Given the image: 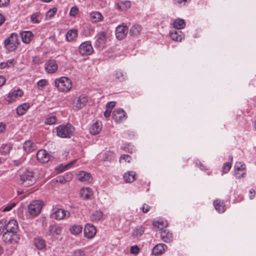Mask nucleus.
I'll list each match as a JSON object with an SVG mask.
<instances>
[{
    "mask_svg": "<svg viewBox=\"0 0 256 256\" xmlns=\"http://www.w3.org/2000/svg\"><path fill=\"white\" fill-rule=\"evenodd\" d=\"M54 86L60 92H68L72 89V84L69 78L63 76L55 80Z\"/></svg>",
    "mask_w": 256,
    "mask_h": 256,
    "instance_id": "1",
    "label": "nucleus"
},
{
    "mask_svg": "<svg viewBox=\"0 0 256 256\" xmlns=\"http://www.w3.org/2000/svg\"><path fill=\"white\" fill-rule=\"evenodd\" d=\"M22 184L25 186L33 185L36 180V178L32 171L26 170L20 174Z\"/></svg>",
    "mask_w": 256,
    "mask_h": 256,
    "instance_id": "2",
    "label": "nucleus"
},
{
    "mask_svg": "<svg viewBox=\"0 0 256 256\" xmlns=\"http://www.w3.org/2000/svg\"><path fill=\"white\" fill-rule=\"evenodd\" d=\"M20 44L18 36L16 33L11 34L10 36L4 41L6 48L9 51H14Z\"/></svg>",
    "mask_w": 256,
    "mask_h": 256,
    "instance_id": "3",
    "label": "nucleus"
},
{
    "mask_svg": "<svg viewBox=\"0 0 256 256\" xmlns=\"http://www.w3.org/2000/svg\"><path fill=\"white\" fill-rule=\"evenodd\" d=\"M58 136L61 138H69L74 132V128L70 124L60 125L56 128Z\"/></svg>",
    "mask_w": 256,
    "mask_h": 256,
    "instance_id": "4",
    "label": "nucleus"
},
{
    "mask_svg": "<svg viewBox=\"0 0 256 256\" xmlns=\"http://www.w3.org/2000/svg\"><path fill=\"white\" fill-rule=\"evenodd\" d=\"M42 206L43 202L42 200H34L28 206V212L31 216H37L41 212Z\"/></svg>",
    "mask_w": 256,
    "mask_h": 256,
    "instance_id": "5",
    "label": "nucleus"
},
{
    "mask_svg": "<svg viewBox=\"0 0 256 256\" xmlns=\"http://www.w3.org/2000/svg\"><path fill=\"white\" fill-rule=\"evenodd\" d=\"M96 38L95 46L98 48H103L104 47L108 38L107 32L103 31L98 32Z\"/></svg>",
    "mask_w": 256,
    "mask_h": 256,
    "instance_id": "6",
    "label": "nucleus"
},
{
    "mask_svg": "<svg viewBox=\"0 0 256 256\" xmlns=\"http://www.w3.org/2000/svg\"><path fill=\"white\" fill-rule=\"evenodd\" d=\"M2 240L6 243L15 244L20 240L18 234L6 232L2 235Z\"/></svg>",
    "mask_w": 256,
    "mask_h": 256,
    "instance_id": "7",
    "label": "nucleus"
},
{
    "mask_svg": "<svg viewBox=\"0 0 256 256\" xmlns=\"http://www.w3.org/2000/svg\"><path fill=\"white\" fill-rule=\"evenodd\" d=\"M234 175L236 178L240 179L244 178L246 174V168L244 164L240 162H236L234 166Z\"/></svg>",
    "mask_w": 256,
    "mask_h": 256,
    "instance_id": "8",
    "label": "nucleus"
},
{
    "mask_svg": "<svg viewBox=\"0 0 256 256\" xmlns=\"http://www.w3.org/2000/svg\"><path fill=\"white\" fill-rule=\"evenodd\" d=\"M93 52V48L90 42H82L79 46V52L82 56L90 54Z\"/></svg>",
    "mask_w": 256,
    "mask_h": 256,
    "instance_id": "9",
    "label": "nucleus"
},
{
    "mask_svg": "<svg viewBox=\"0 0 256 256\" xmlns=\"http://www.w3.org/2000/svg\"><path fill=\"white\" fill-rule=\"evenodd\" d=\"M36 158L38 160L42 163L48 162L54 159V157L49 154L46 150H40L38 152Z\"/></svg>",
    "mask_w": 256,
    "mask_h": 256,
    "instance_id": "10",
    "label": "nucleus"
},
{
    "mask_svg": "<svg viewBox=\"0 0 256 256\" xmlns=\"http://www.w3.org/2000/svg\"><path fill=\"white\" fill-rule=\"evenodd\" d=\"M70 216V212L62 208H57L52 214V218L56 220H63L65 218H69Z\"/></svg>",
    "mask_w": 256,
    "mask_h": 256,
    "instance_id": "11",
    "label": "nucleus"
},
{
    "mask_svg": "<svg viewBox=\"0 0 256 256\" xmlns=\"http://www.w3.org/2000/svg\"><path fill=\"white\" fill-rule=\"evenodd\" d=\"M44 68L48 74L54 73L58 68V64L54 60H48L44 64Z\"/></svg>",
    "mask_w": 256,
    "mask_h": 256,
    "instance_id": "12",
    "label": "nucleus"
},
{
    "mask_svg": "<svg viewBox=\"0 0 256 256\" xmlns=\"http://www.w3.org/2000/svg\"><path fill=\"white\" fill-rule=\"evenodd\" d=\"M128 31V28L126 26L119 25L116 29V38L120 40L126 38Z\"/></svg>",
    "mask_w": 256,
    "mask_h": 256,
    "instance_id": "13",
    "label": "nucleus"
},
{
    "mask_svg": "<svg viewBox=\"0 0 256 256\" xmlns=\"http://www.w3.org/2000/svg\"><path fill=\"white\" fill-rule=\"evenodd\" d=\"M112 116L115 122H119L126 119V113L122 109H116L112 112Z\"/></svg>",
    "mask_w": 256,
    "mask_h": 256,
    "instance_id": "14",
    "label": "nucleus"
},
{
    "mask_svg": "<svg viewBox=\"0 0 256 256\" xmlns=\"http://www.w3.org/2000/svg\"><path fill=\"white\" fill-rule=\"evenodd\" d=\"M96 228L92 224H87L84 228V234L86 237L91 238L96 234Z\"/></svg>",
    "mask_w": 256,
    "mask_h": 256,
    "instance_id": "15",
    "label": "nucleus"
},
{
    "mask_svg": "<svg viewBox=\"0 0 256 256\" xmlns=\"http://www.w3.org/2000/svg\"><path fill=\"white\" fill-rule=\"evenodd\" d=\"M18 228V226L16 220H11L8 222L6 230V232L17 234Z\"/></svg>",
    "mask_w": 256,
    "mask_h": 256,
    "instance_id": "16",
    "label": "nucleus"
},
{
    "mask_svg": "<svg viewBox=\"0 0 256 256\" xmlns=\"http://www.w3.org/2000/svg\"><path fill=\"white\" fill-rule=\"evenodd\" d=\"M88 101V98L84 94L80 95L76 102L74 106L76 110H78L82 108L86 105Z\"/></svg>",
    "mask_w": 256,
    "mask_h": 256,
    "instance_id": "17",
    "label": "nucleus"
},
{
    "mask_svg": "<svg viewBox=\"0 0 256 256\" xmlns=\"http://www.w3.org/2000/svg\"><path fill=\"white\" fill-rule=\"evenodd\" d=\"M102 128V122H100L96 121L90 127V132L92 134L96 135L100 132Z\"/></svg>",
    "mask_w": 256,
    "mask_h": 256,
    "instance_id": "18",
    "label": "nucleus"
},
{
    "mask_svg": "<svg viewBox=\"0 0 256 256\" xmlns=\"http://www.w3.org/2000/svg\"><path fill=\"white\" fill-rule=\"evenodd\" d=\"M22 41L26 44H29L34 37V34L30 31H24L20 32Z\"/></svg>",
    "mask_w": 256,
    "mask_h": 256,
    "instance_id": "19",
    "label": "nucleus"
},
{
    "mask_svg": "<svg viewBox=\"0 0 256 256\" xmlns=\"http://www.w3.org/2000/svg\"><path fill=\"white\" fill-rule=\"evenodd\" d=\"M78 179L82 182H90L92 180V176L90 173L80 171L78 174Z\"/></svg>",
    "mask_w": 256,
    "mask_h": 256,
    "instance_id": "20",
    "label": "nucleus"
},
{
    "mask_svg": "<svg viewBox=\"0 0 256 256\" xmlns=\"http://www.w3.org/2000/svg\"><path fill=\"white\" fill-rule=\"evenodd\" d=\"M160 238L162 240L166 242H170L173 240L172 233L170 232L167 230H162L160 232Z\"/></svg>",
    "mask_w": 256,
    "mask_h": 256,
    "instance_id": "21",
    "label": "nucleus"
},
{
    "mask_svg": "<svg viewBox=\"0 0 256 256\" xmlns=\"http://www.w3.org/2000/svg\"><path fill=\"white\" fill-rule=\"evenodd\" d=\"M167 246L164 244H158L152 249V253L154 255L161 254L165 252Z\"/></svg>",
    "mask_w": 256,
    "mask_h": 256,
    "instance_id": "22",
    "label": "nucleus"
},
{
    "mask_svg": "<svg viewBox=\"0 0 256 256\" xmlns=\"http://www.w3.org/2000/svg\"><path fill=\"white\" fill-rule=\"evenodd\" d=\"M170 37L172 40L176 42H181L184 38V35L180 30H174L170 32Z\"/></svg>",
    "mask_w": 256,
    "mask_h": 256,
    "instance_id": "23",
    "label": "nucleus"
},
{
    "mask_svg": "<svg viewBox=\"0 0 256 256\" xmlns=\"http://www.w3.org/2000/svg\"><path fill=\"white\" fill-rule=\"evenodd\" d=\"M90 18L92 22H98L103 20L104 17L101 13L92 12L90 14Z\"/></svg>",
    "mask_w": 256,
    "mask_h": 256,
    "instance_id": "24",
    "label": "nucleus"
},
{
    "mask_svg": "<svg viewBox=\"0 0 256 256\" xmlns=\"http://www.w3.org/2000/svg\"><path fill=\"white\" fill-rule=\"evenodd\" d=\"M23 94H24V92L21 90L18 89L17 90H14V91L10 92L8 94V101L9 102H12L17 97H18V96L21 97L22 96Z\"/></svg>",
    "mask_w": 256,
    "mask_h": 256,
    "instance_id": "25",
    "label": "nucleus"
},
{
    "mask_svg": "<svg viewBox=\"0 0 256 256\" xmlns=\"http://www.w3.org/2000/svg\"><path fill=\"white\" fill-rule=\"evenodd\" d=\"M62 230V227L57 224L50 225L48 228V234L50 235H60Z\"/></svg>",
    "mask_w": 256,
    "mask_h": 256,
    "instance_id": "26",
    "label": "nucleus"
},
{
    "mask_svg": "<svg viewBox=\"0 0 256 256\" xmlns=\"http://www.w3.org/2000/svg\"><path fill=\"white\" fill-rule=\"evenodd\" d=\"M136 174L134 171L126 172L124 175V179L126 182H132L136 179Z\"/></svg>",
    "mask_w": 256,
    "mask_h": 256,
    "instance_id": "27",
    "label": "nucleus"
},
{
    "mask_svg": "<svg viewBox=\"0 0 256 256\" xmlns=\"http://www.w3.org/2000/svg\"><path fill=\"white\" fill-rule=\"evenodd\" d=\"M78 35V30L76 29L70 30L66 34V39L68 42H73L75 40Z\"/></svg>",
    "mask_w": 256,
    "mask_h": 256,
    "instance_id": "28",
    "label": "nucleus"
},
{
    "mask_svg": "<svg viewBox=\"0 0 256 256\" xmlns=\"http://www.w3.org/2000/svg\"><path fill=\"white\" fill-rule=\"evenodd\" d=\"M90 218L92 221L97 222L103 220L104 214L100 210H96L90 216Z\"/></svg>",
    "mask_w": 256,
    "mask_h": 256,
    "instance_id": "29",
    "label": "nucleus"
},
{
    "mask_svg": "<svg viewBox=\"0 0 256 256\" xmlns=\"http://www.w3.org/2000/svg\"><path fill=\"white\" fill-rule=\"evenodd\" d=\"M24 148L28 152H32L36 148V146L32 141H26L24 144Z\"/></svg>",
    "mask_w": 256,
    "mask_h": 256,
    "instance_id": "30",
    "label": "nucleus"
},
{
    "mask_svg": "<svg viewBox=\"0 0 256 256\" xmlns=\"http://www.w3.org/2000/svg\"><path fill=\"white\" fill-rule=\"evenodd\" d=\"M92 194V190L90 188H83L80 191V195L84 199L90 198Z\"/></svg>",
    "mask_w": 256,
    "mask_h": 256,
    "instance_id": "31",
    "label": "nucleus"
},
{
    "mask_svg": "<svg viewBox=\"0 0 256 256\" xmlns=\"http://www.w3.org/2000/svg\"><path fill=\"white\" fill-rule=\"evenodd\" d=\"M34 242L35 246L38 250H42L46 246V242L42 238L40 237L36 238Z\"/></svg>",
    "mask_w": 256,
    "mask_h": 256,
    "instance_id": "32",
    "label": "nucleus"
},
{
    "mask_svg": "<svg viewBox=\"0 0 256 256\" xmlns=\"http://www.w3.org/2000/svg\"><path fill=\"white\" fill-rule=\"evenodd\" d=\"M29 108L30 105L28 104H22L17 108L16 113L19 116H22L26 113V112Z\"/></svg>",
    "mask_w": 256,
    "mask_h": 256,
    "instance_id": "33",
    "label": "nucleus"
},
{
    "mask_svg": "<svg viewBox=\"0 0 256 256\" xmlns=\"http://www.w3.org/2000/svg\"><path fill=\"white\" fill-rule=\"evenodd\" d=\"M152 225L155 228H158L160 230H162L164 228L168 226V223L166 220H158L154 222Z\"/></svg>",
    "mask_w": 256,
    "mask_h": 256,
    "instance_id": "34",
    "label": "nucleus"
},
{
    "mask_svg": "<svg viewBox=\"0 0 256 256\" xmlns=\"http://www.w3.org/2000/svg\"><path fill=\"white\" fill-rule=\"evenodd\" d=\"M173 26L178 30L182 29L186 26V22L183 19H176L174 22Z\"/></svg>",
    "mask_w": 256,
    "mask_h": 256,
    "instance_id": "35",
    "label": "nucleus"
},
{
    "mask_svg": "<svg viewBox=\"0 0 256 256\" xmlns=\"http://www.w3.org/2000/svg\"><path fill=\"white\" fill-rule=\"evenodd\" d=\"M214 206L215 209L219 212H223L224 211V206L222 202L219 200H216L214 202Z\"/></svg>",
    "mask_w": 256,
    "mask_h": 256,
    "instance_id": "36",
    "label": "nucleus"
},
{
    "mask_svg": "<svg viewBox=\"0 0 256 256\" xmlns=\"http://www.w3.org/2000/svg\"><path fill=\"white\" fill-rule=\"evenodd\" d=\"M118 8L121 10H126L130 7V1H122L118 4Z\"/></svg>",
    "mask_w": 256,
    "mask_h": 256,
    "instance_id": "37",
    "label": "nucleus"
},
{
    "mask_svg": "<svg viewBox=\"0 0 256 256\" xmlns=\"http://www.w3.org/2000/svg\"><path fill=\"white\" fill-rule=\"evenodd\" d=\"M16 60L14 58L8 60L6 62H2L0 64V68L3 69L6 68H10L12 66H13L16 64Z\"/></svg>",
    "mask_w": 256,
    "mask_h": 256,
    "instance_id": "38",
    "label": "nucleus"
},
{
    "mask_svg": "<svg viewBox=\"0 0 256 256\" xmlns=\"http://www.w3.org/2000/svg\"><path fill=\"white\" fill-rule=\"evenodd\" d=\"M141 30L142 28L140 26L134 25L130 29V32L132 36H137L140 34Z\"/></svg>",
    "mask_w": 256,
    "mask_h": 256,
    "instance_id": "39",
    "label": "nucleus"
},
{
    "mask_svg": "<svg viewBox=\"0 0 256 256\" xmlns=\"http://www.w3.org/2000/svg\"><path fill=\"white\" fill-rule=\"evenodd\" d=\"M144 232V228L142 226L136 227L133 230L132 236L134 238L140 236Z\"/></svg>",
    "mask_w": 256,
    "mask_h": 256,
    "instance_id": "40",
    "label": "nucleus"
},
{
    "mask_svg": "<svg viewBox=\"0 0 256 256\" xmlns=\"http://www.w3.org/2000/svg\"><path fill=\"white\" fill-rule=\"evenodd\" d=\"M114 77L116 80L118 82H122L126 80V74H124L120 70H117L114 74Z\"/></svg>",
    "mask_w": 256,
    "mask_h": 256,
    "instance_id": "41",
    "label": "nucleus"
},
{
    "mask_svg": "<svg viewBox=\"0 0 256 256\" xmlns=\"http://www.w3.org/2000/svg\"><path fill=\"white\" fill-rule=\"evenodd\" d=\"M82 227L80 225H74L70 229V232L75 235L78 234L82 232Z\"/></svg>",
    "mask_w": 256,
    "mask_h": 256,
    "instance_id": "42",
    "label": "nucleus"
},
{
    "mask_svg": "<svg viewBox=\"0 0 256 256\" xmlns=\"http://www.w3.org/2000/svg\"><path fill=\"white\" fill-rule=\"evenodd\" d=\"M12 146L11 144H6L2 145L0 148V152L4 154H6L9 153Z\"/></svg>",
    "mask_w": 256,
    "mask_h": 256,
    "instance_id": "43",
    "label": "nucleus"
},
{
    "mask_svg": "<svg viewBox=\"0 0 256 256\" xmlns=\"http://www.w3.org/2000/svg\"><path fill=\"white\" fill-rule=\"evenodd\" d=\"M40 16V12H36L32 14L30 17L31 22L34 24L40 23V21L38 20V18Z\"/></svg>",
    "mask_w": 256,
    "mask_h": 256,
    "instance_id": "44",
    "label": "nucleus"
},
{
    "mask_svg": "<svg viewBox=\"0 0 256 256\" xmlns=\"http://www.w3.org/2000/svg\"><path fill=\"white\" fill-rule=\"evenodd\" d=\"M56 120L57 119H56V116H52L48 118L46 120L45 122L47 124H54L56 123Z\"/></svg>",
    "mask_w": 256,
    "mask_h": 256,
    "instance_id": "45",
    "label": "nucleus"
},
{
    "mask_svg": "<svg viewBox=\"0 0 256 256\" xmlns=\"http://www.w3.org/2000/svg\"><path fill=\"white\" fill-rule=\"evenodd\" d=\"M231 166H232V162H227L224 163L222 166V173H224V174L227 173L230 169Z\"/></svg>",
    "mask_w": 256,
    "mask_h": 256,
    "instance_id": "46",
    "label": "nucleus"
},
{
    "mask_svg": "<svg viewBox=\"0 0 256 256\" xmlns=\"http://www.w3.org/2000/svg\"><path fill=\"white\" fill-rule=\"evenodd\" d=\"M132 158L128 154H122L120 158V162H121L122 160H124L128 162H130Z\"/></svg>",
    "mask_w": 256,
    "mask_h": 256,
    "instance_id": "47",
    "label": "nucleus"
},
{
    "mask_svg": "<svg viewBox=\"0 0 256 256\" xmlns=\"http://www.w3.org/2000/svg\"><path fill=\"white\" fill-rule=\"evenodd\" d=\"M78 12V8L76 6H72L70 12V15L71 16H75Z\"/></svg>",
    "mask_w": 256,
    "mask_h": 256,
    "instance_id": "48",
    "label": "nucleus"
},
{
    "mask_svg": "<svg viewBox=\"0 0 256 256\" xmlns=\"http://www.w3.org/2000/svg\"><path fill=\"white\" fill-rule=\"evenodd\" d=\"M57 12V9L56 8H52V9L50 10L48 12H47V16H49L50 18H51L52 16H53L56 13V12Z\"/></svg>",
    "mask_w": 256,
    "mask_h": 256,
    "instance_id": "49",
    "label": "nucleus"
},
{
    "mask_svg": "<svg viewBox=\"0 0 256 256\" xmlns=\"http://www.w3.org/2000/svg\"><path fill=\"white\" fill-rule=\"evenodd\" d=\"M16 206V204L14 202H12L11 204H9L8 206H6L3 210V212H8L10 210L14 207Z\"/></svg>",
    "mask_w": 256,
    "mask_h": 256,
    "instance_id": "50",
    "label": "nucleus"
},
{
    "mask_svg": "<svg viewBox=\"0 0 256 256\" xmlns=\"http://www.w3.org/2000/svg\"><path fill=\"white\" fill-rule=\"evenodd\" d=\"M133 149L134 148H133L132 146L130 144H126L124 146V150L126 152H130V153H132V152Z\"/></svg>",
    "mask_w": 256,
    "mask_h": 256,
    "instance_id": "51",
    "label": "nucleus"
},
{
    "mask_svg": "<svg viewBox=\"0 0 256 256\" xmlns=\"http://www.w3.org/2000/svg\"><path fill=\"white\" fill-rule=\"evenodd\" d=\"M24 159L22 158H20L18 160H16L13 161V164L15 166H19L22 164L24 162Z\"/></svg>",
    "mask_w": 256,
    "mask_h": 256,
    "instance_id": "52",
    "label": "nucleus"
},
{
    "mask_svg": "<svg viewBox=\"0 0 256 256\" xmlns=\"http://www.w3.org/2000/svg\"><path fill=\"white\" fill-rule=\"evenodd\" d=\"M74 256H85V254L83 250H78L74 252Z\"/></svg>",
    "mask_w": 256,
    "mask_h": 256,
    "instance_id": "53",
    "label": "nucleus"
},
{
    "mask_svg": "<svg viewBox=\"0 0 256 256\" xmlns=\"http://www.w3.org/2000/svg\"><path fill=\"white\" fill-rule=\"evenodd\" d=\"M139 252V248L137 246H132L130 248V252L133 254H138Z\"/></svg>",
    "mask_w": 256,
    "mask_h": 256,
    "instance_id": "54",
    "label": "nucleus"
},
{
    "mask_svg": "<svg viewBox=\"0 0 256 256\" xmlns=\"http://www.w3.org/2000/svg\"><path fill=\"white\" fill-rule=\"evenodd\" d=\"M116 105V102H108L106 104V108L108 110H110V111H112V109Z\"/></svg>",
    "mask_w": 256,
    "mask_h": 256,
    "instance_id": "55",
    "label": "nucleus"
},
{
    "mask_svg": "<svg viewBox=\"0 0 256 256\" xmlns=\"http://www.w3.org/2000/svg\"><path fill=\"white\" fill-rule=\"evenodd\" d=\"M7 220H0V228H3V230L6 229V226L7 224Z\"/></svg>",
    "mask_w": 256,
    "mask_h": 256,
    "instance_id": "56",
    "label": "nucleus"
},
{
    "mask_svg": "<svg viewBox=\"0 0 256 256\" xmlns=\"http://www.w3.org/2000/svg\"><path fill=\"white\" fill-rule=\"evenodd\" d=\"M46 84V80L44 79H42L40 80L38 83L37 85L38 87L43 88Z\"/></svg>",
    "mask_w": 256,
    "mask_h": 256,
    "instance_id": "57",
    "label": "nucleus"
},
{
    "mask_svg": "<svg viewBox=\"0 0 256 256\" xmlns=\"http://www.w3.org/2000/svg\"><path fill=\"white\" fill-rule=\"evenodd\" d=\"M150 208V206L146 204H144L142 207V212L144 213L148 212Z\"/></svg>",
    "mask_w": 256,
    "mask_h": 256,
    "instance_id": "58",
    "label": "nucleus"
},
{
    "mask_svg": "<svg viewBox=\"0 0 256 256\" xmlns=\"http://www.w3.org/2000/svg\"><path fill=\"white\" fill-rule=\"evenodd\" d=\"M10 4V0H0V7L6 6Z\"/></svg>",
    "mask_w": 256,
    "mask_h": 256,
    "instance_id": "59",
    "label": "nucleus"
},
{
    "mask_svg": "<svg viewBox=\"0 0 256 256\" xmlns=\"http://www.w3.org/2000/svg\"><path fill=\"white\" fill-rule=\"evenodd\" d=\"M256 194L255 190L253 189H250L248 192V196L250 199H252L254 198Z\"/></svg>",
    "mask_w": 256,
    "mask_h": 256,
    "instance_id": "60",
    "label": "nucleus"
},
{
    "mask_svg": "<svg viewBox=\"0 0 256 256\" xmlns=\"http://www.w3.org/2000/svg\"><path fill=\"white\" fill-rule=\"evenodd\" d=\"M6 125L4 123L0 122V134L2 133L6 130Z\"/></svg>",
    "mask_w": 256,
    "mask_h": 256,
    "instance_id": "61",
    "label": "nucleus"
},
{
    "mask_svg": "<svg viewBox=\"0 0 256 256\" xmlns=\"http://www.w3.org/2000/svg\"><path fill=\"white\" fill-rule=\"evenodd\" d=\"M174 4H181L182 3L184 4H185L187 0H173Z\"/></svg>",
    "mask_w": 256,
    "mask_h": 256,
    "instance_id": "62",
    "label": "nucleus"
},
{
    "mask_svg": "<svg viewBox=\"0 0 256 256\" xmlns=\"http://www.w3.org/2000/svg\"><path fill=\"white\" fill-rule=\"evenodd\" d=\"M6 80L5 78L2 76H0V86H2L6 82Z\"/></svg>",
    "mask_w": 256,
    "mask_h": 256,
    "instance_id": "63",
    "label": "nucleus"
},
{
    "mask_svg": "<svg viewBox=\"0 0 256 256\" xmlns=\"http://www.w3.org/2000/svg\"><path fill=\"white\" fill-rule=\"evenodd\" d=\"M76 162V160H74L71 162H70V163L68 164H67L65 165L64 168V170H66V169L69 166H72V164H75Z\"/></svg>",
    "mask_w": 256,
    "mask_h": 256,
    "instance_id": "64",
    "label": "nucleus"
}]
</instances>
